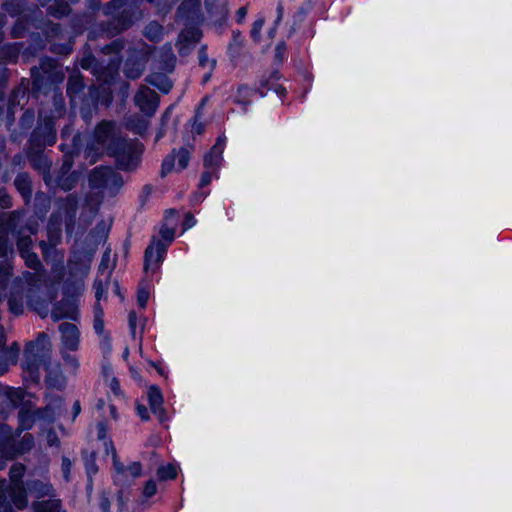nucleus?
I'll return each mask as SVG.
<instances>
[{
	"label": "nucleus",
	"instance_id": "nucleus-57",
	"mask_svg": "<svg viewBox=\"0 0 512 512\" xmlns=\"http://www.w3.org/2000/svg\"><path fill=\"white\" fill-rule=\"evenodd\" d=\"M145 130H146V124H143V126H142V127H139V128L137 129V132H138V133H142V132H143V131H145Z\"/></svg>",
	"mask_w": 512,
	"mask_h": 512
},
{
	"label": "nucleus",
	"instance_id": "nucleus-13",
	"mask_svg": "<svg viewBox=\"0 0 512 512\" xmlns=\"http://www.w3.org/2000/svg\"><path fill=\"white\" fill-rule=\"evenodd\" d=\"M205 7L214 22H222L228 16L227 0H205Z\"/></svg>",
	"mask_w": 512,
	"mask_h": 512
},
{
	"label": "nucleus",
	"instance_id": "nucleus-58",
	"mask_svg": "<svg viewBox=\"0 0 512 512\" xmlns=\"http://www.w3.org/2000/svg\"><path fill=\"white\" fill-rule=\"evenodd\" d=\"M248 92H249V90L247 88L239 89V93H244L245 94V93H248Z\"/></svg>",
	"mask_w": 512,
	"mask_h": 512
},
{
	"label": "nucleus",
	"instance_id": "nucleus-1",
	"mask_svg": "<svg viewBox=\"0 0 512 512\" xmlns=\"http://www.w3.org/2000/svg\"><path fill=\"white\" fill-rule=\"evenodd\" d=\"M113 125L108 122L101 123L95 131L97 149H106L116 158L121 169H132L137 165V159L131 155L130 146L121 139L112 137Z\"/></svg>",
	"mask_w": 512,
	"mask_h": 512
},
{
	"label": "nucleus",
	"instance_id": "nucleus-9",
	"mask_svg": "<svg viewBox=\"0 0 512 512\" xmlns=\"http://www.w3.org/2000/svg\"><path fill=\"white\" fill-rule=\"evenodd\" d=\"M134 100L139 109L148 116L155 113L159 104L157 93L148 87L141 88L135 95Z\"/></svg>",
	"mask_w": 512,
	"mask_h": 512
},
{
	"label": "nucleus",
	"instance_id": "nucleus-21",
	"mask_svg": "<svg viewBox=\"0 0 512 512\" xmlns=\"http://www.w3.org/2000/svg\"><path fill=\"white\" fill-rule=\"evenodd\" d=\"M46 382L50 387L60 389L65 385V378L61 373L49 371Z\"/></svg>",
	"mask_w": 512,
	"mask_h": 512
},
{
	"label": "nucleus",
	"instance_id": "nucleus-49",
	"mask_svg": "<svg viewBox=\"0 0 512 512\" xmlns=\"http://www.w3.org/2000/svg\"><path fill=\"white\" fill-rule=\"evenodd\" d=\"M283 13H284V9H283L282 4H278V6H277V18H276V21H275L276 25L282 20Z\"/></svg>",
	"mask_w": 512,
	"mask_h": 512
},
{
	"label": "nucleus",
	"instance_id": "nucleus-25",
	"mask_svg": "<svg viewBox=\"0 0 512 512\" xmlns=\"http://www.w3.org/2000/svg\"><path fill=\"white\" fill-rule=\"evenodd\" d=\"M49 11H50V14H52L55 17H62L69 13V6L67 3H64L63 1H59L56 3L55 6H51L49 8Z\"/></svg>",
	"mask_w": 512,
	"mask_h": 512
},
{
	"label": "nucleus",
	"instance_id": "nucleus-39",
	"mask_svg": "<svg viewBox=\"0 0 512 512\" xmlns=\"http://www.w3.org/2000/svg\"><path fill=\"white\" fill-rule=\"evenodd\" d=\"M196 224V219L190 213H187L183 222V229L187 230L192 228Z\"/></svg>",
	"mask_w": 512,
	"mask_h": 512
},
{
	"label": "nucleus",
	"instance_id": "nucleus-51",
	"mask_svg": "<svg viewBox=\"0 0 512 512\" xmlns=\"http://www.w3.org/2000/svg\"><path fill=\"white\" fill-rule=\"evenodd\" d=\"M80 411H81L80 403L78 401H76L73 405V412H74L73 419H75V417L80 413Z\"/></svg>",
	"mask_w": 512,
	"mask_h": 512
},
{
	"label": "nucleus",
	"instance_id": "nucleus-28",
	"mask_svg": "<svg viewBox=\"0 0 512 512\" xmlns=\"http://www.w3.org/2000/svg\"><path fill=\"white\" fill-rule=\"evenodd\" d=\"M97 434H98V438L100 440H103V445L105 447L106 453L110 454L111 448L109 447V445L107 446L105 443H111L112 445H113V443L107 439V429H106L105 424L99 423L97 425Z\"/></svg>",
	"mask_w": 512,
	"mask_h": 512
},
{
	"label": "nucleus",
	"instance_id": "nucleus-45",
	"mask_svg": "<svg viewBox=\"0 0 512 512\" xmlns=\"http://www.w3.org/2000/svg\"><path fill=\"white\" fill-rule=\"evenodd\" d=\"M211 178H212V174L210 172L203 173L201 176V180H200V186L204 187V186L208 185L211 182Z\"/></svg>",
	"mask_w": 512,
	"mask_h": 512
},
{
	"label": "nucleus",
	"instance_id": "nucleus-6",
	"mask_svg": "<svg viewBox=\"0 0 512 512\" xmlns=\"http://www.w3.org/2000/svg\"><path fill=\"white\" fill-rule=\"evenodd\" d=\"M0 434H3V438L0 440V454L12 458L17 454H22L31 449L33 446V438L30 434H26L23 436L19 447L17 449L13 448V438L11 436V431L6 426H0Z\"/></svg>",
	"mask_w": 512,
	"mask_h": 512
},
{
	"label": "nucleus",
	"instance_id": "nucleus-64",
	"mask_svg": "<svg viewBox=\"0 0 512 512\" xmlns=\"http://www.w3.org/2000/svg\"><path fill=\"white\" fill-rule=\"evenodd\" d=\"M111 412H112L113 416L115 417L114 407H111Z\"/></svg>",
	"mask_w": 512,
	"mask_h": 512
},
{
	"label": "nucleus",
	"instance_id": "nucleus-63",
	"mask_svg": "<svg viewBox=\"0 0 512 512\" xmlns=\"http://www.w3.org/2000/svg\"><path fill=\"white\" fill-rule=\"evenodd\" d=\"M274 33H275V30L273 29L272 31H270V36L273 37Z\"/></svg>",
	"mask_w": 512,
	"mask_h": 512
},
{
	"label": "nucleus",
	"instance_id": "nucleus-50",
	"mask_svg": "<svg viewBox=\"0 0 512 512\" xmlns=\"http://www.w3.org/2000/svg\"><path fill=\"white\" fill-rule=\"evenodd\" d=\"M6 335L4 329L0 328V349L5 345Z\"/></svg>",
	"mask_w": 512,
	"mask_h": 512
},
{
	"label": "nucleus",
	"instance_id": "nucleus-14",
	"mask_svg": "<svg viewBox=\"0 0 512 512\" xmlns=\"http://www.w3.org/2000/svg\"><path fill=\"white\" fill-rule=\"evenodd\" d=\"M225 141L222 138H218L210 152L204 157V164L208 168L217 167L222 160V153L224 151Z\"/></svg>",
	"mask_w": 512,
	"mask_h": 512
},
{
	"label": "nucleus",
	"instance_id": "nucleus-36",
	"mask_svg": "<svg viewBox=\"0 0 512 512\" xmlns=\"http://www.w3.org/2000/svg\"><path fill=\"white\" fill-rule=\"evenodd\" d=\"M241 46V33L239 31L233 32V41L229 45V50H234L237 53L238 49Z\"/></svg>",
	"mask_w": 512,
	"mask_h": 512
},
{
	"label": "nucleus",
	"instance_id": "nucleus-61",
	"mask_svg": "<svg viewBox=\"0 0 512 512\" xmlns=\"http://www.w3.org/2000/svg\"><path fill=\"white\" fill-rule=\"evenodd\" d=\"M13 34L15 35V37L19 36V33L16 31V29L13 30Z\"/></svg>",
	"mask_w": 512,
	"mask_h": 512
},
{
	"label": "nucleus",
	"instance_id": "nucleus-46",
	"mask_svg": "<svg viewBox=\"0 0 512 512\" xmlns=\"http://www.w3.org/2000/svg\"><path fill=\"white\" fill-rule=\"evenodd\" d=\"M86 470L89 476L97 472V468L93 460L87 461Z\"/></svg>",
	"mask_w": 512,
	"mask_h": 512
},
{
	"label": "nucleus",
	"instance_id": "nucleus-8",
	"mask_svg": "<svg viewBox=\"0 0 512 512\" xmlns=\"http://www.w3.org/2000/svg\"><path fill=\"white\" fill-rule=\"evenodd\" d=\"M189 160L190 152L187 149L181 148L178 151L174 150L163 160L161 175L166 176L173 170H184L188 166Z\"/></svg>",
	"mask_w": 512,
	"mask_h": 512
},
{
	"label": "nucleus",
	"instance_id": "nucleus-53",
	"mask_svg": "<svg viewBox=\"0 0 512 512\" xmlns=\"http://www.w3.org/2000/svg\"><path fill=\"white\" fill-rule=\"evenodd\" d=\"M100 505H101L102 512H108V511H107V509H108V507H109V502H108V500H107V499H103V500L101 501V504H100Z\"/></svg>",
	"mask_w": 512,
	"mask_h": 512
},
{
	"label": "nucleus",
	"instance_id": "nucleus-20",
	"mask_svg": "<svg viewBox=\"0 0 512 512\" xmlns=\"http://www.w3.org/2000/svg\"><path fill=\"white\" fill-rule=\"evenodd\" d=\"M110 283L109 273L103 275V278H97L94 282L95 296L98 301H100L107 289L108 284Z\"/></svg>",
	"mask_w": 512,
	"mask_h": 512
},
{
	"label": "nucleus",
	"instance_id": "nucleus-22",
	"mask_svg": "<svg viewBox=\"0 0 512 512\" xmlns=\"http://www.w3.org/2000/svg\"><path fill=\"white\" fill-rule=\"evenodd\" d=\"M35 414L30 410L21 409L19 412V422L22 429H29L34 422Z\"/></svg>",
	"mask_w": 512,
	"mask_h": 512
},
{
	"label": "nucleus",
	"instance_id": "nucleus-41",
	"mask_svg": "<svg viewBox=\"0 0 512 512\" xmlns=\"http://www.w3.org/2000/svg\"><path fill=\"white\" fill-rule=\"evenodd\" d=\"M215 64H216V61L209 62L207 71L203 75V83H206L210 80L211 73L215 67Z\"/></svg>",
	"mask_w": 512,
	"mask_h": 512
},
{
	"label": "nucleus",
	"instance_id": "nucleus-34",
	"mask_svg": "<svg viewBox=\"0 0 512 512\" xmlns=\"http://www.w3.org/2000/svg\"><path fill=\"white\" fill-rule=\"evenodd\" d=\"M157 492V485L154 481L150 480L146 483L143 494L145 497L149 498L155 495Z\"/></svg>",
	"mask_w": 512,
	"mask_h": 512
},
{
	"label": "nucleus",
	"instance_id": "nucleus-7",
	"mask_svg": "<svg viewBox=\"0 0 512 512\" xmlns=\"http://www.w3.org/2000/svg\"><path fill=\"white\" fill-rule=\"evenodd\" d=\"M111 448V454L113 456V464L115 469L114 480L117 484H125L129 480H133L142 474V466L139 462H134L129 466L125 467L122 465L116 455L115 447L111 443H105Z\"/></svg>",
	"mask_w": 512,
	"mask_h": 512
},
{
	"label": "nucleus",
	"instance_id": "nucleus-30",
	"mask_svg": "<svg viewBox=\"0 0 512 512\" xmlns=\"http://www.w3.org/2000/svg\"><path fill=\"white\" fill-rule=\"evenodd\" d=\"M23 257H25L27 264L34 269H37L38 266L40 265L39 259H38L37 255L34 253H29L28 251H24Z\"/></svg>",
	"mask_w": 512,
	"mask_h": 512
},
{
	"label": "nucleus",
	"instance_id": "nucleus-12",
	"mask_svg": "<svg viewBox=\"0 0 512 512\" xmlns=\"http://www.w3.org/2000/svg\"><path fill=\"white\" fill-rule=\"evenodd\" d=\"M148 401L152 412L158 417L160 422L167 420L165 410L163 408V396L156 386H151L148 390Z\"/></svg>",
	"mask_w": 512,
	"mask_h": 512
},
{
	"label": "nucleus",
	"instance_id": "nucleus-54",
	"mask_svg": "<svg viewBox=\"0 0 512 512\" xmlns=\"http://www.w3.org/2000/svg\"><path fill=\"white\" fill-rule=\"evenodd\" d=\"M129 322H130L131 328L134 330L135 329V314L134 313H130Z\"/></svg>",
	"mask_w": 512,
	"mask_h": 512
},
{
	"label": "nucleus",
	"instance_id": "nucleus-17",
	"mask_svg": "<svg viewBox=\"0 0 512 512\" xmlns=\"http://www.w3.org/2000/svg\"><path fill=\"white\" fill-rule=\"evenodd\" d=\"M148 81L151 85L157 87L164 93H168L172 88V82L170 79L162 74H152L149 76Z\"/></svg>",
	"mask_w": 512,
	"mask_h": 512
},
{
	"label": "nucleus",
	"instance_id": "nucleus-43",
	"mask_svg": "<svg viewBox=\"0 0 512 512\" xmlns=\"http://www.w3.org/2000/svg\"><path fill=\"white\" fill-rule=\"evenodd\" d=\"M137 413L141 417V419H143V420L149 419L147 408L144 405H140V404L137 405Z\"/></svg>",
	"mask_w": 512,
	"mask_h": 512
},
{
	"label": "nucleus",
	"instance_id": "nucleus-33",
	"mask_svg": "<svg viewBox=\"0 0 512 512\" xmlns=\"http://www.w3.org/2000/svg\"><path fill=\"white\" fill-rule=\"evenodd\" d=\"M100 314H102V311H101L100 307L97 305L94 329L99 335L102 334L104 331L103 321L100 319Z\"/></svg>",
	"mask_w": 512,
	"mask_h": 512
},
{
	"label": "nucleus",
	"instance_id": "nucleus-47",
	"mask_svg": "<svg viewBox=\"0 0 512 512\" xmlns=\"http://www.w3.org/2000/svg\"><path fill=\"white\" fill-rule=\"evenodd\" d=\"M286 50V45L285 43H279L277 46H276V57L279 58V59H282L283 57V54Z\"/></svg>",
	"mask_w": 512,
	"mask_h": 512
},
{
	"label": "nucleus",
	"instance_id": "nucleus-2",
	"mask_svg": "<svg viewBox=\"0 0 512 512\" xmlns=\"http://www.w3.org/2000/svg\"><path fill=\"white\" fill-rule=\"evenodd\" d=\"M25 470L22 464H14L9 472V486L0 480V512H12L13 508L23 509L27 506L26 490L22 483Z\"/></svg>",
	"mask_w": 512,
	"mask_h": 512
},
{
	"label": "nucleus",
	"instance_id": "nucleus-48",
	"mask_svg": "<svg viewBox=\"0 0 512 512\" xmlns=\"http://www.w3.org/2000/svg\"><path fill=\"white\" fill-rule=\"evenodd\" d=\"M52 411V408L50 405H48L45 410L42 412L41 414V417L43 418H47L49 420H52L55 416V413L53 412L52 414H50V412Z\"/></svg>",
	"mask_w": 512,
	"mask_h": 512
},
{
	"label": "nucleus",
	"instance_id": "nucleus-42",
	"mask_svg": "<svg viewBox=\"0 0 512 512\" xmlns=\"http://www.w3.org/2000/svg\"><path fill=\"white\" fill-rule=\"evenodd\" d=\"M247 15V7L243 6L239 8L236 12V18L238 23H242Z\"/></svg>",
	"mask_w": 512,
	"mask_h": 512
},
{
	"label": "nucleus",
	"instance_id": "nucleus-16",
	"mask_svg": "<svg viewBox=\"0 0 512 512\" xmlns=\"http://www.w3.org/2000/svg\"><path fill=\"white\" fill-rule=\"evenodd\" d=\"M20 347L17 343H13L11 347L4 353V362L0 361V375L8 370L10 364H16Z\"/></svg>",
	"mask_w": 512,
	"mask_h": 512
},
{
	"label": "nucleus",
	"instance_id": "nucleus-15",
	"mask_svg": "<svg viewBox=\"0 0 512 512\" xmlns=\"http://www.w3.org/2000/svg\"><path fill=\"white\" fill-rule=\"evenodd\" d=\"M51 317L54 321H59L62 318H76V307L68 302L59 303L51 313Z\"/></svg>",
	"mask_w": 512,
	"mask_h": 512
},
{
	"label": "nucleus",
	"instance_id": "nucleus-24",
	"mask_svg": "<svg viewBox=\"0 0 512 512\" xmlns=\"http://www.w3.org/2000/svg\"><path fill=\"white\" fill-rule=\"evenodd\" d=\"M8 398L14 407L22 404L25 398V392L21 389H13L8 392Z\"/></svg>",
	"mask_w": 512,
	"mask_h": 512
},
{
	"label": "nucleus",
	"instance_id": "nucleus-38",
	"mask_svg": "<svg viewBox=\"0 0 512 512\" xmlns=\"http://www.w3.org/2000/svg\"><path fill=\"white\" fill-rule=\"evenodd\" d=\"M63 358L65 360V363L72 369L76 370L78 368V360L71 355H66L63 351Z\"/></svg>",
	"mask_w": 512,
	"mask_h": 512
},
{
	"label": "nucleus",
	"instance_id": "nucleus-11",
	"mask_svg": "<svg viewBox=\"0 0 512 512\" xmlns=\"http://www.w3.org/2000/svg\"><path fill=\"white\" fill-rule=\"evenodd\" d=\"M63 350L75 351L79 347L80 333L75 324L62 323L59 326Z\"/></svg>",
	"mask_w": 512,
	"mask_h": 512
},
{
	"label": "nucleus",
	"instance_id": "nucleus-59",
	"mask_svg": "<svg viewBox=\"0 0 512 512\" xmlns=\"http://www.w3.org/2000/svg\"><path fill=\"white\" fill-rule=\"evenodd\" d=\"M128 76H130V77H134V78H135V77H138V76H139V73L132 75V74H130V73L128 72Z\"/></svg>",
	"mask_w": 512,
	"mask_h": 512
},
{
	"label": "nucleus",
	"instance_id": "nucleus-40",
	"mask_svg": "<svg viewBox=\"0 0 512 512\" xmlns=\"http://www.w3.org/2000/svg\"><path fill=\"white\" fill-rule=\"evenodd\" d=\"M46 439L50 446H58V444H59V439H58L56 433L53 431L47 432Z\"/></svg>",
	"mask_w": 512,
	"mask_h": 512
},
{
	"label": "nucleus",
	"instance_id": "nucleus-44",
	"mask_svg": "<svg viewBox=\"0 0 512 512\" xmlns=\"http://www.w3.org/2000/svg\"><path fill=\"white\" fill-rule=\"evenodd\" d=\"M70 468H71V462L68 458H63V461H62V469H63V473H64V477L66 479H68V475H69V472H70Z\"/></svg>",
	"mask_w": 512,
	"mask_h": 512
},
{
	"label": "nucleus",
	"instance_id": "nucleus-56",
	"mask_svg": "<svg viewBox=\"0 0 512 512\" xmlns=\"http://www.w3.org/2000/svg\"><path fill=\"white\" fill-rule=\"evenodd\" d=\"M121 2L122 0H112L111 3L114 5V6H119L121 5Z\"/></svg>",
	"mask_w": 512,
	"mask_h": 512
},
{
	"label": "nucleus",
	"instance_id": "nucleus-23",
	"mask_svg": "<svg viewBox=\"0 0 512 512\" xmlns=\"http://www.w3.org/2000/svg\"><path fill=\"white\" fill-rule=\"evenodd\" d=\"M157 475L161 480L173 479L177 476L176 467L172 464L159 467Z\"/></svg>",
	"mask_w": 512,
	"mask_h": 512
},
{
	"label": "nucleus",
	"instance_id": "nucleus-26",
	"mask_svg": "<svg viewBox=\"0 0 512 512\" xmlns=\"http://www.w3.org/2000/svg\"><path fill=\"white\" fill-rule=\"evenodd\" d=\"M15 185L23 195H26L30 192V182L25 174L17 176L15 179Z\"/></svg>",
	"mask_w": 512,
	"mask_h": 512
},
{
	"label": "nucleus",
	"instance_id": "nucleus-4",
	"mask_svg": "<svg viewBox=\"0 0 512 512\" xmlns=\"http://www.w3.org/2000/svg\"><path fill=\"white\" fill-rule=\"evenodd\" d=\"M91 189L98 190L102 195L113 196L123 185L121 176L109 167L95 168L89 175Z\"/></svg>",
	"mask_w": 512,
	"mask_h": 512
},
{
	"label": "nucleus",
	"instance_id": "nucleus-37",
	"mask_svg": "<svg viewBox=\"0 0 512 512\" xmlns=\"http://www.w3.org/2000/svg\"><path fill=\"white\" fill-rule=\"evenodd\" d=\"M148 299H149V292L144 289L139 290L138 295H137V301L142 308H144L146 306Z\"/></svg>",
	"mask_w": 512,
	"mask_h": 512
},
{
	"label": "nucleus",
	"instance_id": "nucleus-62",
	"mask_svg": "<svg viewBox=\"0 0 512 512\" xmlns=\"http://www.w3.org/2000/svg\"><path fill=\"white\" fill-rule=\"evenodd\" d=\"M173 4H174V2H172V1H171V2H169V4H168V10L172 7V5H173Z\"/></svg>",
	"mask_w": 512,
	"mask_h": 512
},
{
	"label": "nucleus",
	"instance_id": "nucleus-19",
	"mask_svg": "<svg viewBox=\"0 0 512 512\" xmlns=\"http://www.w3.org/2000/svg\"><path fill=\"white\" fill-rule=\"evenodd\" d=\"M162 35L163 27L157 22H151L145 28V36L152 41L159 40Z\"/></svg>",
	"mask_w": 512,
	"mask_h": 512
},
{
	"label": "nucleus",
	"instance_id": "nucleus-31",
	"mask_svg": "<svg viewBox=\"0 0 512 512\" xmlns=\"http://www.w3.org/2000/svg\"><path fill=\"white\" fill-rule=\"evenodd\" d=\"M161 237L166 241L167 246L173 241L175 230L173 228L163 227L160 230Z\"/></svg>",
	"mask_w": 512,
	"mask_h": 512
},
{
	"label": "nucleus",
	"instance_id": "nucleus-32",
	"mask_svg": "<svg viewBox=\"0 0 512 512\" xmlns=\"http://www.w3.org/2000/svg\"><path fill=\"white\" fill-rule=\"evenodd\" d=\"M198 58H199V64L201 67L207 69L208 68V64L209 62L211 61H215L214 59H209L208 58V55L206 53V49L204 47H202L199 52H198Z\"/></svg>",
	"mask_w": 512,
	"mask_h": 512
},
{
	"label": "nucleus",
	"instance_id": "nucleus-27",
	"mask_svg": "<svg viewBox=\"0 0 512 512\" xmlns=\"http://www.w3.org/2000/svg\"><path fill=\"white\" fill-rule=\"evenodd\" d=\"M265 19L263 17H259L257 20L254 21L251 29V37L254 39V41L258 42L261 38V31L264 26Z\"/></svg>",
	"mask_w": 512,
	"mask_h": 512
},
{
	"label": "nucleus",
	"instance_id": "nucleus-29",
	"mask_svg": "<svg viewBox=\"0 0 512 512\" xmlns=\"http://www.w3.org/2000/svg\"><path fill=\"white\" fill-rule=\"evenodd\" d=\"M10 311L15 315H20L23 313L24 306L22 301L17 300L15 297H12L8 301Z\"/></svg>",
	"mask_w": 512,
	"mask_h": 512
},
{
	"label": "nucleus",
	"instance_id": "nucleus-5",
	"mask_svg": "<svg viewBox=\"0 0 512 512\" xmlns=\"http://www.w3.org/2000/svg\"><path fill=\"white\" fill-rule=\"evenodd\" d=\"M50 349L51 345L47 336L41 334L35 342L26 346L22 363L23 369L38 377L39 366L49 355Z\"/></svg>",
	"mask_w": 512,
	"mask_h": 512
},
{
	"label": "nucleus",
	"instance_id": "nucleus-35",
	"mask_svg": "<svg viewBox=\"0 0 512 512\" xmlns=\"http://www.w3.org/2000/svg\"><path fill=\"white\" fill-rule=\"evenodd\" d=\"M108 261H109V255H105L101 261V264L99 266V276L98 278H103V275H106L109 273V277L111 276V270L108 269Z\"/></svg>",
	"mask_w": 512,
	"mask_h": 512
},
{
	"label": "nucleus",
	"instance_id": "nucleus-55",
	"mask_svg": "<svg viewBox=\"0 0 512 512\" xmlns=\"http://www.w3.org/2000/svg\"><path fill=\"white\" fill-rule=\"evenodd\" d=\"M27 240L26 239H22L19 243H18V246L20 249H22L24 246L27 245Z\"/></svg>",
	"mask_w": 512,
	"mask_h": 512
},
{
	"label": "nucleus",
	"instance_id": "nucleus-52",
	"mask_svg": "<svg viewBox=\"0 0 512 512\" xmlns=\"http://www.w3.org/2000/svg\"><path fill=\"white\" fill-rule=\"evenodd\" d=\"M111 388L115 393H117L120 388L119 382L115 378L111 381Z\"/></svg>",
	"mask_w": 512,
	"mask_h": 512
},
{
	"label": "nucleus",
	"instance_id": "nucleus-60",
	"mask_svg": "<svg viewBox=\"0 0 512 512\" xmlns=\"http://www.w3.org/2000/svg\"><path fill=\"white\" fill-rule=\"evenodd\" d=\"M162 136H163V133L159 132L158 135H157V140H159Z\"/></svg>",
	"mask_w": 512,
	"mask_h": 512
},
{
	"label": "nucleus",
	"instance_id": "nucleus-10",
	"mask_svg": "<svg viewBox=\"0 0 512 512\" xmlns=\"http://www.w3.org/2000/svg\"><path fill=\"white\" fill-rule=\"evenodd\" d=\"M167 250V244L160 240H153L145 251L144 269L154 271L163 261Z\"/></svg>",
	"mask_w": 512,
	"mask_h": 512
},
{
	"label": "nucleus",
	"instance_id": "nucleus-18",
	"mask_svg": "<svg viewBox=\"0 0 512 512\" xmlns=\"http://www.w3.org/2000/svg\"><path fill=\"white\" fill-rule=\"evenodd\" d=\"M28 489L31 493L35 494L37 498L53 496L52 486L48 483L33 482L32 484L28 485Z\"/></svg>",
	"mask_w": 512,
	"mask_h": 512
},
{
	"label": "nucleus",
	"instance_id": "nucleus-3",
	"mask_svg": "<svg viewBox=\"0 0 512 512\" xmlns=\"http://www.w3.org/2000/svg\"><path fill=\"white\" fill-rule=\"evenodd\" d=\"M177 23L185 26L179 35L180 40L195 43L200 40L198 25L203 21L200 0H183L176 14Z\"/></svg>",
	"mask_w": 512,
	"mask_h": 512
}]
</instances>
